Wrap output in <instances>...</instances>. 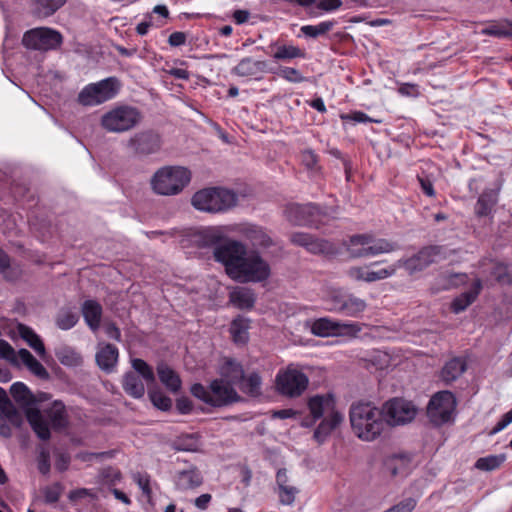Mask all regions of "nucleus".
<instances>
[{
	"label": "nucleus",
	"instance_id": "f257e3e1",
	"mask_svg": "<svg viewBox=\"0 0 512 512\" xmlns=\"http://www.w3.org/2000/svg\"><path fill=\"white\" fill-rule=\"evenodd\" d=\"M214 258L222 263L227 274L241 283L262 282L270 276V265L259 252H247L246 246L236 240L214 248Z\"/></svg>",
	"mask_w": 512,
	"mask_h": 512
},
{
	"label": "nucleus",
	"instance_id": "f03ea898",
	"mask_svg": "<svg viewBox=\"0 0 512 512\" xmlns=\"http://www.w3.org/2000/svg\"><path fill=\"white\" fill-rule=\"evenodd\" d=\"M383 409L371 402H357L350 408V422L355 435L363 441L375 440L385 427Z\"/></svg>",
	"mask_w": 512,
	"mask_h": 512
},
{
	"label": "nucleus",
	"instance_id": "7ed1b4c3",
	"mask_svg": "<svg viewBox=\"0 0 512 512\" xmlns=\"http://www.w3.org/2000/svg\"><path fill=\"white\" fill-rule=\"evenodd\" d=\"M190 392L195 398L216 408L225 407L241 400V396L234 387L224 379H214L208 386L195 383L191 386Z\"/></svg>",
	"mask_w": 512,
	"mask_h": 512
},
{
	"label": "nucleus",
	"instance_id": "20e7f679",
	"mask_svg": "<svg viewBox=\"0 0 512 512\" xmlns=\"http://www.w3.org/2000/svg\"><path fill=\"white\" fill-rule=\"evenodd\" d=\"M13 399L25 408L26 418L31 425L33 431L41 440H48L51 436L50 429L45 422L42 412L39 409L32 407L37 402V399L29 390V388L22 382H15L10 388Z\"/></svg>",
	"mask_w": 512,
	"mask_h": 512
},
{
	"label": "nucleus",
	"instance_id": "39448f33",
	"mask_svg": "<svg viewBox=\"0 0 512 512\" xmlns=\"http://www.w3.org/2000/svg\"><path fill=\"white\" fill-rule=\"evenodd\" d=\"M191 179L190 171L180 166H165L158 169L151 178L153 192L171 196L180 193Z\"/></svg>",
	"mask_w": 512,
	"mask_h": 512
},
{
	"label": "nucleus",
	"instance_id": "423d86ee",
	"mask_svg": "<svg viewBox=\"0 0 512 512\" xmlns=\"http://www.w3.org/2000/svg\"><path fill=\"white\" fill-rule=\"evenodd\" d=\"M238 197L233 191L213 187L197 191L191 203L195 209L209 213H219L229 210L237 204Z\"/></svg>",
	"mask_w": 512,
	"mask_h": 512
},
{
	"label": "nucleus",
	"instance_id": "0eeeda50",
	"mask_svg": "<svg viewBox=\"0 0 512 512\" xmlns=\"http://www.w3.org/2000/svg\"><path fill=\"white\" fill-rule=\"evenodd\" d=\"M141 119V112L136 107L119 105L101 116L100 125L107 132L123 133L135 128Z\"/></svg>",
	"mask_w": 512,
	"mask_h": 512
},
{
	"label": "nucleus",
	"instance_id": "6e6552de",
	"mask_svg": "<svg viewBox=\"0 0 512 512\" xmlns=\"http://www.w3.org/2000/svg\"><path fill=\"white\" fill-rule=\"evenodd\" d=\"M396 242L375 238L371 234H358L350 237L347 249L354 258L374 257L398 250Z\"/></svg>",
	"mask_w": 512,
	"mask_h": 512
},
{
	"label": "nucleus",
	"instance_id": "1a4fd4ad",
	"mask_svg": "<svg viewBox=\"0 0 512 512\" xmlns=\"http://www.w3.org/2000/svg\"><path fill=\"white\" fill-rule=\"evenodd\" d=\"M325 301L329 311L352 318L360 317L367 308L364 299L342 289L332 290Z\"/></svg>",
	"mask_w": 512,
	"mask_h": 512
},
{
	"label": "nucleus",
	"instance_id": "9d476101",
	"mask_svg": "<svg viewBox=\"0 0 512 512\" xmlns=\"http://www.w3.org/2000/svg\"><path fill=\"white\" fill-rule=\"evenodd\" d=\"M118 80L114 77L86 85L78 94V102L83 106H96L115 97Z\"/></svg>",
	"mask_w": 512,
	"mask_h": 512
},
{
	"label": "nucleus",
	"instance_id": "9b49d317",
	"mask_svg": "<svg viewBox=\"0 0 512 512\" xmlns=\"http://www.w3.org/2000/svg\"><path fill=\"white\" fill-rule=\"evenodd\" d=\"M286 219L296 226H307L319 228L322 224V217L325 216L323 209L314 203L289 204L285 208Z\"/></svg>",
	"mask_w": 512,
	"mask_h": 512
},
{
	"label": "nucleus",
	"instance_id": "f8f14e48",
	"mask_svg": "<svg viewBox=\"0 0 512 512\" xmlns=\"http://www.w3.org/2000/svg\"><path fill=\"white\" fill-rule=\"evenodd\" d=\"M63 41L62 35L51 28L38 27L24 33L22 44L30 50L49 51L57 49Z\"/></svg>",
	"mask_w": 512,
	"mask_h": 512
},
{
	"label": "nucleus",
	"instance_id": "ddd939ff",
	"mask_svg": "<svg viewBox=\"0 0 512 512\" xmlns=\"http://www.w3.org/2000/svg\"><path fill=\"white\" fill-rule=\"evenodd\" d=\"M443 257V247L438 245L425 246L409 258L397 260L396 267L404 268L409 275L421 272L430 264Z\"/></svg>",
	"mask_w": 512,
	"mask_h": 512
},
{
	"label": "nucleus",
	"instance_id": "4468645a",
	"mask_svg": "<svg viewBox=\"0 0 512 512\" xmlns=\"http://www.w3.org/2000/svg\"><path fill=\"white\" fill-rule=\"evenodd\" d=\"M308 377L300 370L289 366L276 375L277 391L291 398L300 396L308 386Z\"/></svg>",
	"mask_w": 512,
	"mask_h": 512
},
{
	"label": "nucleus",
	"instance_id": "2eb2a0df",
	"mask_svg": "<svg viewBox=\"0 0 512 512\" xmlns=\"http://www.w3.org/2000/svg\"><path fill=\"white\" fill-rule=\"evenodd\" d=\"M456 407V399L450 391H440L429 401L427 415L435 425H442L451 420Z\"/></svg>",
	"mask_w": 512,
	"mask_h": 512
},
{
	"label": "nucleus",
	"instance_id": "dca6fc26",
	"mask_svg": "<svg viewBox=\"0 0 512 512\" xmlns=\"http://www.w3.org/2000/svg\"><path fill=\"white\" fill-rule=\"evenodd\" d=\"M361 331L358 323L341 322L322 317L316 319L311 327V332L319 337L329 336H353L355 337Z\"/></svg>",
	"mask_w": 512,
	"mask_h": 512
},
{
	"label": "nucleus",
	"instance_id": "f3484780",
	"mask_svg": "<svg viewBox=\"0 0 512 512\" xmlns=\"http://www.w3.org/2000/svg\"><path fill=\"white\" fill-rule=\"evenodd\" d=\"M385 423L396 426L411 422L416 416L415 406L407 400L394 398L383 406Z\"/></svg>",
	"mask_w": 512,
	"mask_h": 512
},
{
	"label": "nucleus",
	"instance_id": "a211bd4d",
	"mask_svg": "<svg viewBox=\"0 0 512 512\" xmlns=\"http://www.w3.org/2000/svg\"><path fill=\"white\" fill-rule=\"evenodd\" d=\"M161 145L160 135L151 130L136 133L128 142V146L133 152L140 156H148L159 152Z\"/></svg>",
	"mask_w": 512,
	"mask_h": 512
},
{
	"label": "nucleus",
	"instance_id": "6ab92c4d",
	"mask_svg": "<svg viewBox=\"0 0 512 512\" xmlns=\"http://www.w3.org/2000/svg\"><path fill=\"white\" fill-rule=\"evenodd\" d=\"M239 233L254 248L267 249L275 244L267 229L256 224L241 225Z\"/></svg>",
	"mask_w": 512,
	"mask_h": 512
},
{
	"label": "nucleus",
	"instance_id": "aec40b11",
	"mask_svg": "<svg viewBox=\"0 0 512 512\" xmlns=\"http://www.w3.org/2000/svg\"><path fill=\"white\" fill-rule=\"evenodd\" d=\"M276 485L279 502L282 505L291 506L295 502L299 489L291 484L287 469L280 468L276 473Z\"/></svg>",
	"mask_w": 512,
	"mask_h": 512
},
{
	"label": "nucleus",
	"instance_id": "412c9836",
	"mask_svg": "<svg viewBox=\"0 0 512 512\" xmlns=\"http://www.w3.org/2000/svg\"><path fill=\"white\" fill-rule=\"evenodd\" d=\"M271 72L267 61L256 60L252 57H244L232 69V73L239 77H255Z\"/></svg>",
	"mask_w": 512,
	"mask_h": 512
},
{
	"label": "nucleus",
	"instance_id": "4be33fe9",
	"mask_svg": "<svg viewBox=\"0 0 512 512\" xmlns=\"http://www.w3.org/2000/svg\"><path fill=\"white\" fill-rule=\"evenodd\" d=\"M290 241L292 244L304 247L307 251L314 254L323 253L329 249V243L327 241L305 232L292 233L290 235Z\"/></svg>",
	"mask_w": 512,
	"mask_h": 512
},
{
	"label": "nucleus",
	"instance_id": "5701e85b",
	"mask_svg": "<svg viewBox=\"0 0 512 512\" xmlns=\"http://www.w3.org/2000/svg\"><path fill=\"white\" fill-rule=\"evenodd\" d=\"M118 358L119 350L115 345L110 343L99 345V349L96 353V362L102 371L106 373L113 372Z\"/></svg>",
	"mask_w": 512,
	"mask_h": 512
},
{
	"label": "nucleus",
	"instance_id": "b1692460",
	"mask_svg": "<svg viewBox=\"0 0 512 512\" xmlns=\"http://www.w3.org/2000/svg\"><path fill=\"white\" fill-rule=\"evenodd\" d=\"M42 415L48 427L51 426L54 429H61L67 426V413L65 405L61 401H54L44 410Z\"/></svg>",
	"mask_w": 512,
	"mask_h": 512
},
{
	"label": "nucleus",
	"instance_id": "393cba45",
	"mask_svg": "<svg viewBox=\"0 0 512 512\" xmlns=\"http://www.w3.org/2000/svg\"><path fill=\"white\" fill-rule=\"evenodd\" d=\"M269 47L273 50L272 57L276 61L286 62L296 58L305 59L307 56L304 49L291 43L280 44L279 42H273Z\"/></svg>",
	"mask_w": 512,
	"mask_h": 512
},
{
	"label": "nucleus",
	"instance_id": "a878e982",
	"mask_svg": "<svg viewBox=\"0 0 512 512\" xmlns=\"http://www.w3.org/2000/svg\"><path fill=\"white\" fill-rule=\"evenodd\" d=\"M467 369V363L462 357H454L447 361L441 372L440 379L445 384H451L457 380Z\"/></svg>",
	"mask_w": 512,
	"mask_h": 512
},
{
	"label": "nucleus",
	"instance_id": "bb28decb",
	"mask_svg": "<svg viewBox=\"0 0 512 512\" xmlns=\"http://www.w3.org/2000/svg\"><path fill=\"white\" fill-rule=\"evenodd\" d=\"M481 289H482V283L479 279H476L468 291L461 293L458 297H456L452 301V303H451L452 311L456 314L464 311L468 306H470L476 300Z\"/></svg>",
	"mask_w": 512,
	"mask_h": 512
},
{
	"label": "nucleus",
	"instance_id": "cd10ccee",
	"mask_svg": "<svg viewBox=\"0 0 512 512\" xmlns=\"http://www.w3.org/2000/svg\"><path fill=\"white\" fill-rule=\"evenodd\" d=\"M58 361L67 367H78L82 365L83 358L81 354L72 346L60 344L54 349Z\"/></svg>",
	"mask_w": 512,
	"mask_h": 512
},
{
	"label": "nucleus",
	"instance_id": "c85d7f7f",
	"mask_svg": "<svg viewBox=\"0 0 512 512\" xmlns=\"http://www.w3.org/2000/svg\"><path fill=\"white\" fill-rule=\"evenodd\" d=\"M82 315L88 327L93 331H97L100 326L102 317V307L95 300H86L82 304Z\"/></svg>",
	"mask_w": 512,
	"mask_h": 512
},
{
	"label": "nucleus",
	"instance_id": "c756f323",
	"mask_svg": "<svg viewBox=\"0 0 512 512\" xmlns=\"http://www.w3.org/2000/svg\"><path fill=\"white\" fill-rule=\"evenodd\" d=\"M308 408L313 418L312 422L320 419L324 412H332L334 410V401L330 395H316L309 399Z\"/></svg>",
	"mask_w": 512,
	"mask_h": 512
},
{
	"label": "nucleus",
	"instance_id": "7c9ffc66",
	"mask_svg": "<svg viewBox=\"0 0 512 512\" xmlns=\"http://www.w3.org/2000/svg\"><path fill=\"white\" fill-rule=\"evenodd\" d=\"M343 421L342 413L332 411L325 417L314 432V438L322 443L326 437Z\"/></svg>",
	"mask_w": 512,
	"mask_h": 512
},
{
	"label": "nucleus",
	"instance_id": "2f4dec72",
	"mask_svg": "<svg viewBox=\"0 0 512 512\" xmlns=\"http://www.w3.org/2000/svg\"><path fill=\"white\" fill-rule=\"evenodd\" d=\"M237 387L242 393L250 397H258L262 394V377L256 371L244 374Z\"/></svg>",
	"mask_w": 512,
	"mask_h": 512
},
{
	"label": "nucleus",
	"instance_id": "473e14b6",
	"mask_svg": "<svg viewBox=\"0 0 512 512\" xmlns=\"http://www.w3.org/2000/svg\"><path fill=\"white\" fill-rule=\"evenodd\" d=\"M229 299L234 306L245 310L251 309L256 301L253 290L247 287H236L230 292Z\"/></svg>",
	"mask_w": 512,
	"mask_h": 512
},
{
	"label": "nucleus",
	"instance_id": "72a5a7b5",
	"mask_svg": "<svg viewBox=\"0 0 512 512\" xmlns=\"http://www.w3.org/2000/svg\"><path fill=\"white\" fill-rule=\"evenodd\" d=\"M244 374L243 366L234 359H227L221 367V379H224L231 386H237Z\"/></svg>",
	"mask_w": 512,
	"mask_h": 512
},
{
	"label": "nucleus",
	"instance_id": "f704fd0d",
	"mask_svg": "<svg viewBox=\"0 0 512 512\" xmlns=\"http://www.w3.org/2000/svg\"><path fill=\"white\" fill-rule=\"evenodd\" d=\"M203 478L199 470L190 468L178 472L176 476V485L181 490L193 489L200 486Z\"/></svg>",
	"mask_w": 512,
	"mask_h": 512
},
{
	"label": "nucleus",
	"instance_id": "c9c22d12",
	"mask_svg": "<svg viewBox=\"0 0 512 512\" xmlns=\"http://www.w3.org/2000/svg\"><path fill=\"white\" fill-rule=\"evenodd\" d=\"M157 373L160 381L168 390L177 393L181 388V379L179 375L168 365L161 363L157 367Z\"/></svg>",
	"mask_w": 512,
	"mask_h": 512
},
{
	"label": "nucleus",
	"instance_id": "e433bc0d",
	"mask_svg": "<svg viewBox=\"0 0 512 512\" xmlns=\"http://www.w3.org/2000/svg\"><path fill=\"white\" fill-rule=\"evenodd\" d=\"M122 386L124 391L133 398H141L145 394V386L139 376L129 371L124 374L122 380Z\"/></svg>",
	"mask_w": 512,
	"mask_h": 512
},
{
	"label": "nucleus",
	"instance_id": "4c0bfd02",
	"mask_svg": "<svg viewBox=\"0 0 512 512\" xmlns=\"http://www.w3.org/2000/svg\"><path fill=\"white\" fill-rule=\"evenodd\" d=\"M19 335L27 344L42 358H45L46 350L41 338L34 332L30 327L19 324L18 325Z\"/></svg>",
	"mask_w": 512,
	"mask_h": 512
},
{
	"label": "nucleus",
	"instance_id": "58836bf2",
	"mask_svg": "<svg viewBox=\"0 0 512 512\" xmlns=\"http://www.w3.org/2000/svg\"><path fill=\"white\" fill-rule=\"evenodd\" d=\"M18 359L29 369L31 373L41 379H47L49 373L46 368L27 350L18 351Z\"/></svg>",
	"mask_w": 512,
	"mask_h": 512
},
{
	"label": "nucleus",
	"instance_id": "ea45409f",
	"mask_svg": "<svg viewBox=\"0 0 512 512\" xmlns=\"http://www.w3.org/2000/svg\"><path fill=\"white\" fill-rule=\"evenodd\" d=\"M497 202V192L489 189L485 190L478 198L475 206V212L478 216H487L491 213Z\"/></svg>",
	"mask_w": 512,
	"mask_h": 512
},
{
	"label": "nucleus",
	"instance_id": "a19ab883",
	"mask_svg": "<svg viewBox=\"0 0 512 512\" xmlns=\"http://www.w3.org/2000/svg\"><path fill=\"white\" fill-rule=\"evenodd\" d=\"M0 410L14 425H20L22 416L7 396L6 391L0 387Z\"/></svg>",
	"mask_w": 512,
	"mask_h": 512
},
{
	"label": "nucleus",
	"instance_id": "79ce46f5",
	"mask_svg": "<svg viewBox=\"0 0 512 512\" xmlns=\"http://www.w3.org/2000/svg\"><path fill=\"white\" fill-rule=\"evenodd\" d=\"M220 233L214 228H204L194 235V241L199 247H218L220 242Z\"/></svg>",
	"mask_w": 512,
	"mask_h": 512
},
{
	"label": "nucleus",
	"instance_id": "37998d69",
	"mask_svg": "<svg viewBox=\"0 0 512 512\" xmlns=\"http://www.w3.org/2000/svg\"><path fill=\"white\" fill-rule=\"evenodd\" d=\"M66 0H34V14L38 17H49L53 15Z\"/></svg>",
	"mask_w": 512,
	"mask_h": 512
},
{
	"label": "nucleus",
	"instance_id": "c03bdc74",
	"mask_svg": "<svg viewBox=\"0 0 512 512\" xmlns=\"http://www.w3.org/2000/svg\"><path fill=\"white\" fill-rule=\"evenodd\" d=\"M248 320L244 318H236L232 321L230 332L233 341L238 344H244L248 340Z\"/></svg>",
	"mask_w": 512,
	"mask_h": 512
},
{
	"label": "nucleus",
	"instance_id": "a18cd8bd",
	"mask_svg": "<svg viewBox=\"0 0 512 512\" xmlns=\"http://www.w3.org/2000/svg\"><path fill=\"white\" fill-rule=\"evenodd\" d=\"M409 463L410 458L408 456L395 455L386 462V467L393 476L406 475Z\"/></svg>",
	"mask_w": 512,
	"mask_h": 512
},
{
	"label": "nucleus",
	"instance_id": "49530a36",
	"mask_svg": "<svg viewBox=\"0 0 512 512\" xmlns=\"http://www.w3.org/2000/svg\"><path fill=\"white\" fill-rule=\"evenodd\" d=\"M78 321V313L69 308L61 309L56 317V324L62 330H69L73 328Z\"/></svg>",
	"mask_w": 512,
	"mask_h": 512
},
{
	"label": "nucleus",
	"instance_id": "de8ad7c7",
	"mask_svg": "<svg viewBox=\"0 0 512 512\" xmlns=\"http://www.w3.org/2000/svg\"><path fill=\"white\" fill-rule=\"evenodd\" d=\"M505 460V454L489 455L479 458L475 463V467L482 471H492L499 468Z\"/></svg>",
	"mask_w": 512,
	"mask_h": 512
},
{
	"label": "nucleus",
	"instance_id": "09e8293b",
	"mask_svg": "<svg viewBox=\"0 0 512 512\" xmlns=\"http://www.w3.org/2000/svg\"><path fill=\"white\" fill-rule=\"evenodd\" d=\"M482 33L494 37H510L512 36V21H504L501 23H493L482 30Z\"/></svg>",
	"mask_w": 512,
	"mask_h": 512
},
{
	"label": "nucleus",
	"instance_id": "8fccbe9b",
	"mask_svg": "<svg viewBox=\"0 0 512 512\" xmlns=\"http://www.w3.org/2000/svg\"><path fill=\"white\" fill-rule=\"evenodd\" d=\"M333 25L331 21H323L318 25H304L301 27V32L307 37L317 38L329 32Z\"/></svg>",
	"mask_w": 512,
	"mask_h": 512
},
{
	"label": "nucleus",
	"instance_id": "3c124183",
	"mask_svg": "<svg viewBox=\"0 0 512 512\" xmlns=\"http://www.w3.org/2000/svg\"><path fill=\"white\" fill-rule=\"evenodd\" d=\"M132 367L135 370V373L141 375L147 384L153 383L155 381L153 369L144 360L139 358L133 359Z\"/></svg>",
	"mask_w": 512,
	"mask_h": 512
},
{
	"label": "nucleus",
	"instance_id": "603ef678",
	"mask_svg": "<svg viewBox=\"0 0 512 512\" xmlns=\"http://www.w3.org/2000/svg\"><path fill=\"white\" fill-rule=\"evenodd\" d=\"M396 272H397V267H396L395 262L393 264H391L385 268L379 269L377 271H369L368 270V274H366V282L371 283V282L383 280V279H386V278H389V277L395 275Z\"/></svg>",
	"mask_w": 512,
	"mask_h": 512
},
{
	"label": "nucleus",
	"instance_id": "864d4df0",
	"mask_svg": "<svg viewBox=\"0 0 512 512\" xmlns=\"http://www.w3.org/2000/svg\"><path fill=\"white\" fill-rule=\"evenodd\" d=\"M149 397L153 405L162 411H168L172 407V400L160 391H151Z\"/></svg>",
	"mask_w": 512,
	"mask_h": 512
},
{
	"label": "nucleus",
	"instance_id": "5fc2aeb1",
	"mask_svg": "<svg viewBox=\"0 0 512 512\" xmlns=\"http://www.w3.org/2000/svg\"><path fill=\"white\" fill-rule=\"evenodd\" d=\"M63 487L60 483H54L43 490L44 500L48 504H55L59 501Z\"/></svg>",
	"mask_w": 512,
	"mask_h": 512
},
{
	"label": "nucleus",
	"instance_id": "6e6d98bb",
	"mask_svg": "<svg viewBox=\"0 0 512 512\" xmlns=\"http://www.w3.org/2000/svg\"><path fill=\"white\" fill-rule=\"evenodd\" d=\"M0 358L9 361L13 365H18V353L14 351L12 346L3 339H0Z\"/></svg>",
	"mask_w": 512,
	"mask_h": 512
},
{
	"label": "nucleus",
	"instance_id": "4d7b16f0",
	"mask_svg": "<svg viewBox=\"0 0 512 512\" xmlns=\"http://www.w3.org/2000/svg\"><path fill=\"white\" fill-rule=\"evenodd\" d=\"M301 162L310 171H317L318 156L311 149H305L301 152Z\"/></svg>",
	"mask_w": 512,
	"mask_h": 512
},
{
	"label": "nucleus",
	"instance_id": "13d9d810",
	"mask_svg": "<svg viewBox=\"0 0 512 512\" xmlns=\"http://www.w3.org/2000/svg\"><path fill=\"white\" fill-rule=\"evenodd\" d=\"M340 119L344 122L352 123H372L374 120L366 113L361 111H353L351 113L341 114Z\"/></svg>",
	"mask_w": 512,
	"mask_h": 512
},
{
	"label": "nucleus",
	"instance_id": "bf43d9fd",
	"mask_svg": "<svg viewBox=\"0 0 512 512\" xmlns=\"http://www.w3.org/2000/svg\"><path fill=\"white\" fill-rule=\"evenodd\" d=\"M280 75L285 80L292 83H301L305 80L304 76H302V74L296 68L293 67H283L280 70Z\"/></svg>",
	"mask_w": 512,
	"mask_h": 512
},
{
	"label": "nucleus",
	"instance_id": "052dcab7",
	"mask_svg": "<svg viewBox=\"0 0 512 512\" xmlns=\"http://www.w3.org/2000/svg\"><path fill=\"white\" fill-rule=\"evenodd\" d=\"M37 467L41 474L47 475L50 472V453L46 449H41L37 457Z\"/></svg>",
	"mask_w": 512,
	"mask_h": 512
},
{
	"label": "nucleus",
	"instance_id": "680f3d73",
	"mask_svg": "<svg viewBox=\"0 0 512 512\" xmlns=\"http://www.w3.org/2000/svg\"><path fill=\"white\" fill-rule=\"evenodd\" d=\"M416 504L417 502L415 499L406 498L385 512H412L416 507Z\"/></svg>",
	"mask_w": 512,
	"mask_h": 512
},
{
	"label": "nucleus",
	"instance_id": "e2e57ef3",
	"mask_svg": "<svg viewBox=\"0 0 512 512\" xmlns=\"http://www.w3.org/2000/svg\"><path fill=\"white\" fill-rule=\"evenodd\" d=\"M176 445L177 449L182 451H195L197 449V441L192 435L180 438Z\"/></svg>",
	"mask_w": 512,
	"mask_h": 512
},
{
	"label": "nucleus",
	"instance_id": "0e129e2a",
	"mask_svg": "<svg viewBox=\"0 0 512 512\" xmlns=\"http://www.w3.org/2000/svg\"><path fill=\"white\" fill-rule=\"evenodd\" d=\"M512 423V409L505 413L502 418L497 422V424L492 428V430L488 433L490 436H493L503 429H505L509 424Z\"/></svg>",
	"mask_w": 512,
	"mask_h": 512
},
{
	"label": "nucleus",
	"instance_id": "69168bd1",
	"mask_svg": "<svg viewBox=\"0 0 512 512\" xmlns=\"http://www.w3.org/2000/svg\"><path fill=\"white\" fill-rule=\"evenodd\" d=\"M176 409L180 414H190L193 410V403L188 397H180L176 400Z\"/></svg>",
	"mask_w": 512,
	"mask_h": 512
},
{
	"label": "nucleus",
	"instance_id": "338daca9",
	"mask_svg": "<svg viewBox=\"0 0 512 512\" xmlns=\"http://www.w3.org/2000/svg\"><path fill=\"white\" fill-rule=\"evenodd\" d=\"M187 36L184 32L176 31L170 34L168 43L172 47H179L186 43Z\"/></svg>",
	"mask_w": 512,
	"mask_h": 512
},
{
	"label": "nucleus",
	"instance_id": "774afa93",
	"mask_svg": "<svg viewBox=\"0 0 512 512\" xmlns=\"http://www.w3.org/2000/svg\"><path fill=\"white\" fill-rule=\"evenodd\" d=\"M399 93L404 96L415 97L419 94L416 84L404 83L399 87Z\"/></svg>",
	"mask_w": 512,
	"mask_h": 512
}]
</instances>
